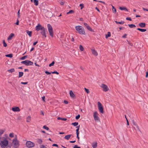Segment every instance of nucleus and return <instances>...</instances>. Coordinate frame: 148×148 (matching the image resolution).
I'll return each instance as SVG.
<instances>
[{
	"label": "nucleus",
	"mask_w": 148,
	"mask_h": 148,
	"mask_svg": "<svg viewBox=\"0 0 148 148\" xmlns=\"http://www.w3.org/2000/svg\"><path fill=\"white\" fill-rule=\"evenodd\" d=\"M98 103V109L99 110V112L100 113L103 114L104 113V111L103 109V106L101 104V103L99 102H98L97 103Z\"/></svg>",
	"instance_id": "obj_5"
},
{
	"label": "nucleus",
	"mask_w": 148,
	"mask_h": 148,
	"mask_svg": "<svg viewBox=\"0 0 148 148\" xmlns=\"http://www.w3.org/2000/svg\"><path fill=\"white\" fill-rule=\"evenodd\" d=\"M79 6L80 7L81 9V10L84 7V5L82 4H80L79 5Z\"/></svg>",
	"instance_id": "obj_45"
},
{
	"label": "nucleus",
	"mask_w": 148,
	"mask_h": 148,
	"mask_svg": "<svg viewBox=\"0 0 148 148\" xmlns=\"http://www.w3.org/2000/svg\"><path fill=\"white\" fill-rule=\"evenodd\" d=\"M148 76V72H147L146 73V77H147Z\"/></svg>",
	"instance_id": "obj_64"
},
{
	"label": "nucleus",
	"mask_w": 148,
	"mask_h": 148,
	"mask_svg": "<svg viewBox=\"0 0 148 148\" xmlns=\"http://www.w3.org/2000/svg\"><path fill=\"white\" fill-rule=\"evenodd\" d=\"M42 100L44 101H45V96H43L42 97Z\"/></svg>",
	"instance_id": "obj_61"
},
{
	"label": "nucleus",
	"mask_w": 148,
	"mask_h": 148,
	"mask_svg": "<svg viewBox=\"0 0 148 148\" xmlns=\"http://www.w3.org/2000/svg\"><path fill=\"white\" fill-rule=\"evenodd\" d=\"M38 43V41H36L33 44V45H36V44Z\"/></svg>",
	"instance_id": "obj_58"
},
{
	"label": "nucleus",
	"mask_w": 148,
	"mask_h": 148,
	"mask_svg": "<svg viewBox=\"0 0 148 148\" xmlns=\"http://www.w3.org/2000/svg\"><path fill=\"white\" fill-rule=\"evenodd\" d=\"M27 82H21V84H27Z\"/></svg>",
	"instance_id": "obj_51"
},
{
	"label": "nucleus",
	"mask_w": 148,
	"mask_h": 148,
	"mask_svg": "<svg viewBox=\"0 0 148 148\" xmlns=\"http://www.w3.org/2000/svg\"><path fill=\"white\" fill-rule=\"evenodd\" d=\"M126 19L127 20H129L130 21H132V19H131V18H130V17H127L126 18Z\"/></svg>",
	"instance_id": "obj_50"
},
{
	"label": "nucleus",
	"mask_w": 148,
	"mask_h": 148,
	"mask_svg": "<svg viewBox=\"0 0 148 148\" xmlns=\"http://www.w3.org/2000/svg\"><path fill=\"white\" fill-rule=\"evenodd\" d=\"M8 144V140L5 139L3 141H1L0 142V145L2 148H7L6 147Z\"/></svg>",
	"instance_id": "obj_2"
},
{
	"label": "nucleus",
	"mask_w": 148,
	"mask_h": 148,
	"mask_svg": "<svg viewBox=\"0 0 148 148\" xmlns=\"http://www.w3.org/2000/svg\"><path fill=\"white\" fill-rule=\"evenodd\" d=\"M84 25L88 30L91 31H92V29L88 25L87 23H84Z\"/></svg>",
	"instance_id": "obj_13"
},
{
	"label": "nucleus",
	"mask_w": 148,
	"mask_h": 148,
	"mask_svg": "<svg viewBox=\"0 0 148 148\" xmlns=\"http://www.w3.org/2000/svg\"><path fill=\"white\" fill-rule=\"evenodd\" d=\"M51 73L53 74L55 73L57 75H58L59 74V73L57 72L56 71H54L51 72Z\"/></svg>",
	"instance_id": "obj_42"
},
{
	"label": "nucleus",
	"mask_w": 148,
	"mask_h": 148,
	"mask_svg": "<svg viewBox=\"0 0 148 148\" xmlns=\"http://www.w3.org/2000/svg\"><path fill=\"white\" fill-rule=\"evenodd\" d=\"M14 35L13 33H11L9 36L8 38V40H10L12 38V37L14 36Z\"/></svg>",
	"instance_id": "obj_14"
},
{
	"label": "nucleus",
	"mask_w": 148,
	"mask_h": 148,
	"mask_svg": "<svg viewBox=\"0 0 148 148\" xmlns=\"http://www.w3.org/2000/svg\"><path fill=\"white\" fill-rule=\"evenodd\" d=\"M70 97H75V95L71 90L70 91Z\"/></svg>",
	"instance_id": "obj_17"
},
{
	"label": "nucleus",
	"mask_w": 148,
	"mask_h": 148,
	"mask_svg": "<svg viewBox=\"0 0 148 148\" xmlns=\"http://www.w3.org/2000/svg\"><path fill=\"white\" fill-rule=\"evenodd\" d=\"M73 148H80V147H78L77 145H75L73 147Z\"/></svg>",
	"instance_id": "obj_54"
},
{
	"label": "nucleus",
	"mask_w": 148,
	"mask_h": 148,
	"mask_svg": "<svg viewBox=\"0 0 148 148\" xmlns=\"http://www.w3.org/2000/svg\"><path fill=\"white\" fill-rule=\"evenodd\" d=\"M71 135H68L65 136L64 138L66 140H69L71 137Z\"/></svg>",
	"instance_id": "obj_19"
},
{
	"label": "nucleus",
	"mask_w": 148,
	"mask_h": 148,
	"mask_svg": "<svg viewBox=\"0 0 148 148\" xmlns=\"http://www.w3.org/2000/svg\"><path fill=\"white\" fill-rule=\"evenodd\" d=\"M43 128L47 130H49V128L45 125H44L43 126Z\"/></svg>",
	"instance_id": "obj_37"
},
{
	"label": "nucleus",
	"mask_w": 148,
	"mask_h": 148,
	"mask_svg": "<svg viewBox=\"0 0 148 148\" xmlns=\"http://www.w3.org/2000/svg\"><path fill=\"white\" fill-rule=\"evenodd\" d=\"M80 117V115L79 114H78L75 117V119L77 120Z\"/></svg>",
	"instance_id": "obj_44"
},
{
	"label": "nucleus",
	"mask_w": 148,
	"mask_h": 148,
	"mask_svg": "<svg viewBox=\"0 0 148 148\" xmlns=\"http://www.w3.org/2000/svg\"><path fill=\"white\" fill-rule=\"evenodd\" d=\"M47 27L48 29L49 32V35L52 37L53 36V28L49 24H48L47 25Z\"/></svg>",
	"instance_id": "obj_3"
},
{
	"label": "nucleus",
	"mask_w": 148,
	"mask_h": 148,
	"mask_svg": "<svg viewBox=\"0 0 148 148\" xmlns=\"http://www.w3.org/2000/svg\"><path fill=\"white\" fill-rule=\"evenodd\" d=\"M115 22L117 24H122L124 23V22L123 21H121L120 22H118L117 21H115Z\"/></svg>",
	"instance_id": "obj_25"
},
{
	"label": "nucleus",
	"mask_w": 148,
	"mask_h": 148,
	"mask_svg": "<svg viewBox=\"0 0 148 148\" xmlns=\"http://www.w3.org/2000/svg\"><path fill=\"white\" fill-rule=\"evenodd\" d=\"M53 146H55V147H58V145L57 144H53L52 145Z\"/></svg>",
	"instance_id": "obj_48"
},
{
	"label": "nucleus",
	"mask_w": 148,
	"mask_h": 148,
	"mask_svg": "<svg viewBox=\"0 0 148 148\" xmlns=\"http://www.w3.org/2000/svg\"><path fill=\"white\" fill-rule=\"evenodd\" d=\"M119 9L121 10H125V11H127L128 10L125 7H119Z\"/></svg>",
	"instance_id": "obj_18"
},
{
	"label": "nucleus",
	"mask_w": 148,
	"mask_h": 148,
	"mask_svg": "<svg viewBox=\"0 0 148 148\" xmlns=\"http://www.w3.org/2000/svg\"><path fill=\"white\" fill-rule=\"evenodd\" d=\"M91 50L92 51V53L95 56H97L98 55V53L95 50V49H91Z\"/></svg>",
	"instance_id": "obj_15"
},
{
	"label": "nucleus",
	"mask_w": 148,
	"mask_h": 148,
	"mask_svg": "<svg viewBox=\"0 0 148 148\" xmlns=\"http://www.w3.org/2000/svg\"><path fill=\"white\" fill-rule=\"evenodd\" d=\"M3 46L4 47H6L7 46V45L6 44V43L5 42L4 40H3Z\"/></svg>",
	"instance_id": "obj_39"
},
{
	"label": "nucleus",
	"mask_w": 148,
	"mask_h": 148,
	"mask_svg": "<svg viewBox=\"0 0 148 148\" xmlns=\"http://www.w3.org/2000/svg\"><path fill=\"white\" fill-rule=\"evenodd\" d=\"M139 25L141 27H144L145 26V24L143 23H141L139 24Z\"/></svg>",
	"instance_id": "obj_16"
},
{
	"label": "nucleus",
	"mask_w": 148,
	"mask_h": 148,
	"mask_svg": "<svg viewBox=\"0 0 148 148\" xmlns=\"http://www.w3.org/2000/svg\"><path fill=\"white\" fill-rule=\"evenodd\" d=\"M29 37H31L32 36V32L28 30L26 31Z\"/></svg>",
	"instance_id": "obj_20"
},
{
	"label": "nucleus",
	"mask_w": 148,
	"mask_h": 148,
	"mask_svg": "<svg viewBox=\"0 0 148 148\" xmlns=\"http://www.w3.org/2000/svg\"><path fill=\"white\" fill-rule=\"evenodd\" d=\"M41 148H47L44 145H42L41 146Z\"/></svg>",
	"instance_id": "obj_59"
},
{
	"label": "nucleus",
	"mask_w": 148,
	"mask_h": 148,
	"mask_svg": "<svg viewBox=\"0 0 148 148\" xmlns=\"http://www.w3.org/2000/svg\"><path fill=\"white\" fill-rule=\"evenodd\" d=\"M93 116L95 121H99V118L98 116V114L97 112L96 111L94 112Z\"/></svg>",
	"instance_id": "obj_8"
},
{
	"label": "nucleus",
	"mask_w": 148,
	"mask_h": 148,
	"mask_svg": "<svg viewBox=\"0 0 148 148\" xmlns=\"http://www.w3.org/2000/svg\"><path fill=\"white\" fill-rule=\"evenodd\" d=\"M26 145V146L29 147H32L35 145V144L30 141H27Z\"/></svg>",
	"instance_id": "obj_7"
},
{
	"label": "nucleus",
	"mask_w": 148,
	"mask_h": 148,
	"mask_svg": "<svg viewBox=\"0 0 148 148\" xmlns=\"http://www.w3.org/2000/svg\"><path fill=\"white\" fill-rule=\"evenodd\" d=\"M128 25L130 28H134L136 27V25L134 24H128Z\"/></svg>",
	"instance_id": "obj_29"
},
{
	"label": "nucleus",
	"mask_w": 148,
	"mask_h": 148,
	"mask_svg": "<svg viewBox=\"0 0 148 148\" xmlns=\"http://www.w3.org/2000/svg\"><path fill=\"white\" fill-rule=\"evenodd\" d=\"M17 14H18V17H20V10H19L18 12H17Z\"/></svg>",
	"instance_id": "obj_55"
},
{
	"label": "nucleus",
	"mask_w": 148,
	"mask_h": 148,
	"mask_svg": "<svg viewBox=\"0 0 148 148\" xmlns=\"http://www.w3.org/2000/svg\"><path fill=\"white\" fill-rule=\"evenodd\" d=\"M27 56H24L21 57V58H20V59L22 60H24L26 58H27Z\"/></svg>",
	"instance_id": "obj_34"
},
{
	"label": "nucleus",
	"mask_w": 148,
	"mask_h": 148,
	"mask_svg": "<svg viewBox=\"0 0 148 148\" xmlns=\"http://www.w3.org/2000/svg\"><path fill=\"white\" fill-rule=\"evenodd\" d=\"M40 33L42 36L43 37H44V38H45L47 36L46 33V29L44 27L43 28V29L41 30Z\"/></svg>",
	"instance_id": "obj_10"
},
{
	"label": "nucleus",
	"mask_w": 148,
	"mask_h": 148,
	"mask_svg": "<svg viewBox=\"0 0 148 148\" xmlns=\"http://www.w3.org/2000/svg\"><path fill=\"white\" fill-rule=\"evenodd\" d=\"M79 48L80 50L81 51H83L84 50L83 47L81 45H80L79 46Z\"/></svg>",
	"instance_id": "obj_30"
},
{
	"label": "nucleus",
	"mask_w": 148,
	"mask_h": 148,
	"mask_svg": "<svg viewBox=\"0 0 148 148\" xmlns=\"http://www.w3.org/2000/svg\"><path fill=\"white\" fill-rule=\"evenodd\" d=\"M111 36V33L110 32H108L107 34L106 35V37L107 38L108 37H110Z\"/></svg>",
	"instance_id": "obj_26"
},
{
	"label": "nucleus",
	"mask_w": 148,
	"mask_h": 148,
	"mask_svg": "<svg viewBox=\"0 0 148 148\" xmlns=\"http://www.w3.org/2000/svg\"><path fill=\"white\" fill-rule=\"evenodd\" d=\"M74 12L73 10H71L69 11V12L67 13V14H71L72 13H73Z\"/></svg>",
	"instance_id": "obj_35"
},
{
	"label": "nucleus",
	"mask_w": 148,
	"mask_h": 148,
	"mask_svg": "<svg viewBox=\"0 0 148 148\" xmlns=\"http://www.w3.org/2000/svg\"><path fill=\"white\" fill-rule=\"evenodd\" d=\"M55 63V62L53 61L51 64H49V66L50 67H51L52 66H53L54 65Z\"/></svg>",
	"instance_id": "obj_36"
},
{
	"label": "nucleus",
	"mask_w": 148,
	"mask_h": 148,
	"mask_svg": "<svg viewBox=\"0 0 148 148\" xmlns=\"http://www.w3.org/2000/svg\"><path fill=\"white\" fill-rule=\"evenodd\" d=\"M95 9H96L98 12H100V11L99 9L97 7H96L95 8Z\"/></svg>",
	"instance_id": "obj_57"
},
{
	"label": "nucleus",
	"mask_w": 148,
	"mask_h": 148,
	"mask_svg": "<svg viewBox=\"0 0 148 148\" xmlns=\"http://www.w3.org/2000/svg\"><path fill=\"white\" fill-rule=\"evenodd\" d=\"M31 121V117L30 116H28L27 118L26 121L27 122H29Z\"/></svg>",
	"instance_id": "obj_28"
},
{
	"label": "nucleus",
	"mask_w": 148,
	"mask_h": 148,
	"mask_svg": "<svg viewBox=\"0 0 148 148\" xmlns=\"http://www.w3.org/2000/svg\"><path fill=\"white\" fill-rule=\"evenodd\" d=\"M101 87L103 89V90L104 91L106 92L109 90L107 86L104 84H102Z\"/></svg>",
	"instance_id": "obj_9"
},
{
	"label": "nucleus",
	"mask_w": 148,
	"mask_h": 148,
	"mask_svg": "<svg viewBox=\"0 0 148 148\" xmlns=\"http://www.w3.org/2000/svg\"><path fill=\"white\" fill-rule=\"evenodd\" d=\"M44 27L38 24L36 27V29L37 31H38L40 30H41Z\"/></svg>",
	"instance_id": "obj_11"
},
{
	"label": "nucleus",
	"mask_w": 148,
	"mask_h": 148,
	"mask_svg": "<svg viewBox=\"0 0 148 148\" xmlns=\"http://www.w3.org/2000/svg\"><path fill=\"white\" fill-rule=\"evenodd\" d=\"M12 144L14 145L15 148L18 147L19 145V142L16 138H15L13 140Z\"/></svg>",
	"instance_id": "obj_6"
},
{
	"label": "nucleus",
	"mask_w": 148,
	"mask_h": 148,
	"mask_svg": "<svg viewBox=\"0 0 148 148\" xmlns=\"http://www.w3.org/2000/svg\"><path fill=\"white\" fill-rule=\"evenodd\" d=\"M137 29L142 32H145L146 31V29H140V28H137Z\"/></svg>",
	"instance_id": "obj_22"
},
{
	"label": "nucleus",
	"mask_w": 148,
	"mask_h": 148,
	"mask_svg": "<svg viewBox=\"0 0 148 148\" xmlns=\"http://www.w3.org/2000/svg\"><path fill=\"white\" fill-rule=\"evenodd\" d=\"M5 56L7 57L11 58L12 57V54H10L6 55Z\"/></svg>",
	"instance_id": "obj_32"
},
{
	"label": "nucleus",
	"mask_w": 148,
	"mask_h": 148,
	"mask_svg": "<svg viewBox=\"0 0 148 148\" xmlns=\"http://www.w3.org/2000/svg\"><path fill=\"white\" fill-rule=\"evenodd\" d=\"M142 9L144 11H148V9L145 8H142Z\"/></svg>",
	"instance_id": "obj_52"
},
{
	"label": "nucleus",
	"mask_w": 148,
	"mask_h": 148,
	"mask_svg": "<svg viewBox=\"0 0 148 148\" xmlns=\"http://www.w3.org/2000/svg\"><path fill=\"white\" fill-rule=\"evenodd\" d=\"M23 74V72H19V75H18V77H22Z\"/></svg>",
	"instance_id": "obj_24"
},
{
	"label": "nucleus",
	"mask_w": 148,
	"mask_h": 148,
	"mask_svg": "<svg viewBox=\"0 0 148 148\" xmlns=\"http://www.w3.org/2000/svg\"><path fill=\"white\" fill-rule=\"evenodd\" d=\"M19 21L18 20L17 21V22L16 23V25H19Z\"/></svg>",
	"instance_id": "obj_62"
},
{
	"label": "nucleus",
	"mask_w": 148,
	"mask_h": 148,
	"mask_svg": "<svg viewBox=\"0 0 148 148\" xmlns=\"http://www.w3.org/2000/svg\"><path fill=\"white\" fill-rule=\"evenodd\" d=\"M64 102L65 104H68V101L65 100H64Z\"/></svg>",
	"instance_id": "obj_53"
},
{
	"label": "nucleus",
	"mask_w": 148,
	"mask_h": 148,
	"mask_svg": "<svg viewBox=\"0 0 148 148\" xmlns=\"http://www.w3.org/2000/svg\"><path fill=\"white\" fill-rule=\"evenodd\" d=\"M45 73L47 75L50 74L51 73V72H49L47 71H45Z\"/></svg>",
	"instance_id": "obj_46"
},
{
	"label": "nucleus",
	"mask_w": 148,
	"mask_h": 148,
	"mask_svg": "<svg viewBox=\"0 0 148 148\" xmlns=\"http://www.w3.org/2000/svg\"><path fill=\"white\" fill-rule=\"evenodd\" d=\"M21 63L25 64L26 66L32 65L33 64V62L28 60L22 61L21 62Z\"/></svg>",
	"instance_id": "obj_4"
},
{
	"label": "nucleus",
	"mask_w": 148,
	"mask_h": 148,
	"mask_svg": "<svg viewBox=\"0 0 148 148\" xmlns=\"http://www.w3.org/2000/svg\"><path fill=\"white\" fill-rule=\"evenodd\" d=\"M37 142L39 144H41L42 143V141L40 139H38L37 140Z\"/></svg>",
	"instance_id": "obj_33"
},
{
	"label": "nucleus",
	"mask_w": 148,
	"mask_h": 148,
	"mask_svg": "<svg viewBox=\"0 0 148 148\" xmlns=\"http://www.w3.org/2000/svg\"><path fill=\"white\" fill-rule=\"evenodd\" d=\"M132 122L133 123V124L135 126H136V127L138 129V127L136 123L134 121V120L132 121Z\"/></svg>",
	"instance_id": "obj_27"
},
{
	"label": "nucleus",
	"mask_w": 148,
	"mask_h": 148,
	"mask_svg": "<svg viewBox=\"0 0 148 148\" xmlns=\"http://www.w3.org/2000/svg\"><path fill=\"white\" fill-rule=\"evenodd\" d=\"M33 2L34 3V4L35 5H38V0H33Z\"/></svg>",
	"instance_id": "obj_21"
},
{
	"label": "nucleus",
	"mask_w": 148,
	"mask_h": 148,
	"mask_svg": "<svg viewBox=\"0 0 148 148\" xmlns=\"http://www.w3.org/2000/svg\"><path fill=\"white\" fill-rule=\"evenodd\" d=\"M112 11L113 12L115 13L116 12V8L113 6H112Z\"/></svg>",
	"instance_id": "obj_38"
},
{
	"label": "nucleus",
	"mask_w": 148,
	"mask_h": 148,
	"mask_svg": "<svg viewBox=\"0 0 148 148\" xmlns=\"http://www.w3.org/2000/svg\"><path fill=\"white\" fill-rule=\"evenodd\" d=\"M92 147L93 148H96L97 147V143L96 142L94 143H93L92 144Z\"/></svg>",
	"instance_id": "obj_23"
},
{
	"label": "nucleus",
	"mask_w": 148,
	"mask_h": 148,
	"mask_svg": "<svg viewBox=\"0 0 148 148\" xmlns=\"http://www.w3.org/2000/svg\"><path fill=\"white\" fill-rule=\"evenodd\" d=\"M4 131L2 130H0V137H1V135L3 133Z\"/></svg>",
	"instance_id": "obj_41"
},
{
	"label": "nucleus",
	"mask_w": 148,
	"mask_h": 148,
	"mask_svg": "<svg viewBox=\"0 0 148 148\" xmlns=\"http://www.w3.org/2000/svg\"><path fill=\"white\" fill-rule=\"evenodd\" d=\"M12 110L14 112H19L20 110V109L18 107H14L12 108Z\"/></svg>",
	"instance_id": "obj_12"
},
{
	"label": "nucleus",
	"mask_w": 148,
	"mask_h": 148,
	"mask_svg": "<svg viewBox=\"0 0 148 148\" xmlns=\"http://www.w3.org/2000/svg\"><path fill=\"white\" fill-rule=\"evenodd\" d=\"M14 69H12L10 70H9L8 71L10 73H12L14 71Z\"/></svg>",
	"instance_id": "obj_40"
},
{
	"label": "nucleus",
	"mask_w": 148,
	"mask_h": 148,
	"mask_svg": "<svg viewBox=\"0 0 148 148\" xmlns=\"http://www.w3.org/2000/svg\"><path fill=\"white\" fill-rule=\"evenodd\" d=\"M76 30L80 34H85V33L84 31V27L80 25L76 26L75 27Z\"/></svg>",
	"instance_id": "obj_1"
},
{
	"label": "nucleus",
	"mask_w": 148,
	"mask_h": 148,
	"mask_svg": "<svg viewBox=\"0 0 148 148\" xmlns=\"http://www.w3.org/2000/svg\"><path fill=\"white\" fill-rule=\"evenodd\" d=\"M14 136V134L13 133H11L9 134V136L10 137H13Z\"/></svg>",
	"instance_id": "obj_43"
},
{
	"label": "nucleus",
	"mask_w": 148,
	"mask_h": 148,
	"mask_svg": "<svg viewBox=\"0 0 148 148\" xmlns=\"http://www.w3.org/2000/svg\"><path fill=\"white\" fill-rule=\"evenodd\" d=\"M79 128H77L76 130V134H79Z\"/></svg>",
	"instance_id": "obj_49"
},
{
	"label": "nucleus",
	"mask_w": 148,
	"mask_h": 148,
	"mask_svg": "<svg viewBox=\"0 0 148 148\" xmlns=\"http://www.w3.org/2000/svg\"><path fill=\"white\" fill-rule=\"evenodd\" d=\"M75 140L71 141H70V143H75Z\"/></svg>",
	"instance_id": "obj_63"
},
{
	"label": "nucleus",
	"mask_w": 148,
	"mask_h": 148,
	"mask_svg": "<svg viewBox=\"0 0 148 148\" xmlns=\"http://www.w3.org/2000/svg\"><path fill=\"white\" fill-rule=\"evenodd\" d=\"M84 89H85V91H86V93H88L89 92L88 90V89L86 88H85Z\"/></svg>",
	"instance_id": "obj_47"
},
{
	"label": "nucleus",
	"mask_w": 148,
	"mask_h": 148,
	"mask_svg": "<svg viewBox=\"0 0 148 148\" xmlns=\"http://www.w3.org/2000/svg\"><path fill=\"white\" fill-rule=\"evenodd\" d=\"M125 117L126 119V121H127V124L128 125H129V123L127 119V118H126V117L125 116Z\"/></svg>",
	"instance_id": "obj_60"
},
{
	"label": "nucleus",
	"mask_w": 148,
	"mask_h": 148,
	"mask_svg": "<svg viewBox=\"0 0 148 148\" xmlns=\"http://www.w3.org/2000/svg\"><path fill=\"white\" fill-rule=\"evenodd\" d=\"M127 35V34H125L122 36V37L123 38H125L126 37Z\"/></svg>",
	"instance_id": "obj_56"
},
{
	"label": "nucleus",
	"mask_w": 148,
	"mask_h": 148,
	"mask_svg": "<svg viewBox=\"0 0 148 148\" xmlns=\"http://www.w3.org/2000/svg\"><path fill=\"white\" fill-rule=\"evenodd\" d=\"M78 124V123L77 122H75L73 123H72L71 124L73 125V126H77Z\"/></svg>",
	"instance_id": "obj_31"
}]
</instances>
